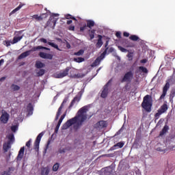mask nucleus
<instances>
[{"label":"nucleus","mask_w":175,"mask_h":175,"mask_svg":"<svg viewBox=\"0 0 175 175\" xmlns=\"http://www.w3.org/2000/svg\"><path fill=\"white\" fill-rule=\"evenodd\" d=\"M127 57L129 58V61H132L133 59V53L129 52L127 54Z\"/></svg>","instance_id":"a19ab883"},{"label":"nucleus","mask_w":175,"mask_h":175,"mask_svg":"<svg viewBox=\"0 0 175 175\" xmlns=\"http://www.w3.org/2000/svg\"><path fill=\"white\" fill-rule=\"evenodd\" d=\"M89 36L90 38V40H92V39L95 38V29L89 30Z\"/></svg>","instance_id":"2f4dec72"},{"label":"nucleus","mask_w":175,"mask_h":175,"mask_svg":"<svg viewBox=\"0 0 175 175\" xmlns=\"http://www.w3.org/2000/svg\"><path fill=\"white\" fill-rule=\"evenodd\" d=\"M66 102H68V99L65 98L61 104L60 107H59L56 113V116L55 118V121L58 120V118H59V116H61V113L62 111V109H64V107L65 106V103H66Z\"/></svg>","instance_id":"ddd939ff"},{"label":"nucleus","mask_w":175,"mask_h":175,"mask_svg":"<svg viewBox=\"0 0 175 175\" xmlns=\"http://www.w3.org/2000/svg\"><path fill=\"white\" fill-rule=\"evenodd\" d=\"M24 6V4L21 3L19 4V5L15 9H14L10 13V16H12V14H14V13H16V12H18V10H20V9H21V8H23Z\"/></svg>","instance_id":"bb28decb"},{"label":"nucleus","mask_w":175,"mask_h":175,"mask_svg":"<svg viewBox=\"0 0 175 175\" xmlns=\"http://www.w3.org/2000/svg\"><path fill=\"white\" fill-rule=\"evenodd\" d=\"M27 110L29 114H32V112L33 111V106L32 105V103H29L27 105Z\"/></svg>","instance_id":"cd10ccee"},{"label":"nucleus","mask_w":175,"mask_h":175,"mask_svg":"<svg viewBox=\"0 0 175 175\" xmlns=\"http://www.w3.org/2000/svg\"><path fill=\"white\" fill-rule=\"evenodd\" d=\"M118 49L119 50H120V51H122V53H126V52H129V51H128V49L121 46H118Z\"/></svg>","instance_id":"79ce46f5"},{"label":"nucleus","mask_w":175,"mask_h":175,"mask_svg":"<svg viewBox=\"0 0 175 175\" xmlns=\"http://www.w3.org/2000/svg\"><path fill=\"white\" fill-rule=\"evenodd\" d=\"M70 70V67H66L65 70L62 72H59L55 75L56 79H64V77H66L68 75H69V71Z\"/></svg>","instance_id":"1a4fd4ad"},{"label":"nucleus","mask_w":175,"mask_h":175,"mask_svg":"<svg viewBox=\"0 0 175 175\" xmlns=\"http://www.w3.org/2000/svg\"><path fill=\"white\" fill-rule=\"evenodd\" d=\"M76 102H77V103H79V102H80V98H79L78 96H75L72 100L71 101L68 109H72V107H73V106H75V103H76Z\"/></svg>","instance_id":"4be33fe9"},{"label":"nucleus","mask_w":175,"mask_h":175,"mask_svg":"<svg viewBox=\"0 0 175 175\" xmlns=\"http://www.w3.org/2000/svg\"><path fill=\"white\" fill-rule=\"evenodd\" d=\"M86 28H87V25L85 24V25H83V27H80V31H81V32H84V31H85V29Z\"/></svg>","instance_id":"49530a36"},{"label":"nucleus","mask_w":175,"mask_h":175,"mask_svg":"<svg viewBox=\"0 0 175 175\" xmlns=\"http://www.w3.org/2000/svg\"><path fill=\"white\" fill-rule=\"evenodd\" d=\"M95 25V22L92 20H88L87 21V25L86 27L88 28H90V29H92V27H94Z\"/></svg>","instance_id":"a878e982"},{"label":"nucleus","mask_w":175,"mask_h":175,"mask_svg":"<svg viewBox=\"0 0 175 175\" xmlns=\"http://www.w3.org/2000/svg\"><path fill=\"white\" fill-rule=\"evenodd\" d=\"M11 88L13 91H18V90H20V86H18L17 85L12 84L11 85Z\"/></svg>","instance_id":"ea45409f"},{"label":"nucleus","mask_w":175,"mask_h":175,"mask_svg":"<svg viewBox=\"0 0 175 175\" xmlns=\"http://www.w3.org/2000/svg\"><path fill=\"white\" fill-rule=\"evenodd\" d=\"M130 40H133V42H137V40H139V36H136V35H131L129 37Z\"/></svg>","instance_id":"473e14b6"},{"label":"nucleus","mask_w":175,"mask_h":175,"mask_svg":"<svg viewBox=\"0 0 175 175\" xmlns=\"http://www.w3.org/2000/svg\"><path fill=\"white\" fill-rule=\"evenodd\" d=\"M1 113H2L1 116L0 117L1 122H2V124H8V121H9V118H10V116L5 110H2Z\"/></svg>","instance_id":"9d476101"},{"label":"nucleus","mask_w":175,"mask_h":175,"mask_svg":"<svg viewBox=\"0 0 175 175\" xmlns=\"http://www.w3.org/2000/svg\"><path fill=\"white\" fill-rule=\"evenodd\" d=\"M50 173V168L49 167H43L41 170V175H49Z\"/></svg>","instance_id":"393cba45"},{"label":"nucleus","mask_w":175,"mask_h":175,"mask_svg":"<svg viewBox=\"0 0 175 175\" xmlns=\"http://www.w3.org/2000/svg\"><path fill=\"white\" fill-rule=\"evenodd\" d=\"M124 43L125 47H127V48H133L136 46V44H135V42L128 39L124 40Z\"/></svg>","instance_id":"f3484780"},{"label":"nucleus","mask_w":175,"mask_h":175,"mask_svg":"<svg viewBox=\"0 0 175 175\" xmlns=\"http://www.w3.org/2000/svg\"><path fill=\"white\" fill-rule=\"evenodd\" d=\"M98 39L96 44V49H100V47H102V46H103V41H102L103 36H102V35H98Z\"/></svg>","instance_id":"a211bd4d"},{"label":"nucleus","mask_w":175,"mask_h":175,"mask_svg":"<svg viewBox=\"0 0 175 175\" xmlns=\"http://www.w3.org/2000/svg\"><path fill=\"white\" fill-rule=\"evenodd\" d=\"M3 62H5V60L3 59H1L0 60V66H1V65H2V64H3Z\"/></svg>","instance_id":"338daca9"},{"label":"nucleus","mask_w":175,"mask_h":175,"mask_svg":"<svg viewBox=\"0 0 175 175\" xmlns=\"http://www.w3.org/2000/svg\"><path fill=\"white\" fill-rule=\"evenodd\" d=\"M124 142H118L113 146L111 147L110 151H113V150H117V148H122L124 147Z\"/></svg>","instance_id":"aec40b11"},{"label":"nucleus","mask_w":175,"mask_h":175,"mask_svg":"<svg viewBox=\"0 0 175 175\" xmlns=\"http://www.w3.org/2000/svg\"><path fill=\"white\" fill-rule=\"evenodd\" d=\"M7 138V143H9L10 144H13V143H14V135L13 133L8 135Z\"/></svg>","instance_id":"5701e85b"},{"label":"nucleus","mask_w":175,"mask_h":175,"mask_svg":"<svg viewBox=\"0 0 175 175\" xmlns=\"http://www.w3.org/2000/svg\"><path fill=\"white\" fill-rule=\"evenodd\" d=\"M133 72L129 71L126 72L123 77L121 79V83H132V80H133Z\"/></svg>","instance_id":"20e7f679"},{"label":"nucleus","mask_w":175,"mask_h":175,"mask_svg":"<svg viewBox=\"0 0 175 175\" xmlns=\"http://www.w3.org/2000/svg\"><path fill=\"white\" fill-rule=\"evenodd\" d=\"M123 36H125L126 38H129V33L126 32V31H124L123 33Z\"/></svg>","instance_id":"bf43d9fd"},{"label":"nucleus","mask_w":175,"mask_h":175,"mask_svg":"<svg viewBox=\"0 0 175 175\" xmlns=\"http://www.w3.org/2000/svg\"><path fill=\"white\" fill-rule=\"evenodd\" d=\"M58 16H59V14H53L49 18V21L46 23L47 27H51V24H53L52 28L54 29L55 25L57 24V21L58 20V18L54 17H58Z\"/></svg>","instance_id":"0eeeda50"},{"label":"nucleus","mask_w":175,"mask_h":175,"mask_svg":"<svg viewBox=\"0 0 175 175\" xmlns=\"http://www.w3.org/2000/svg\"><path fill=\"white\" fill-rule=\"evenodd\" d=\"M175 96V90H171L170 94V98L173 99Z\"/></svg>","instance_id":"37998d69"},{"label":"nucleus","mask_w":175,"mask_h":175,"mask_svg":"<svg viewBox=\"0 0 175 175\" xmlns=\"http://www.w3.org/2000/svg\"><path fill=\"white\" fill-rule=\"evenodd\" d=\"M72 23H73V21L72 20H69V21H67L66 24L68 25H70V24H72Z\"/></svg>","instance_id":"e2e57ef3"},{"label":"nucleus","mask_w":175,"mask_h":175,"mask_svg":"<svg viewBox=\"0 0 175 175\" xmlns=\"http://www.w3.org/2000/svg\"><path fill=\"white\" fill-rule=\"evenodd\" d=\"M114 51V48L113 47H108L107 51V53H108V54H110V53H113Z\"/></svg>","instance_id":"de8ad7c7"},{"label":"nucleus","mask_w":175,"mask_h":175,"mask_svg":"<svg viewBox=\"0 0 175 175\" xmlns=\"http://www.w3.org/2000/svg\"><path fill=\"white\" fill-rule=\"evenodd\" d=\"M46 70H44V69H40V70L37 72V76H38V77H40V76H43V75H44Z\"/></svg>","instance_id":"4c0bfd02"},{"label":"nucleus","mask_w":175,"mask_h":175,"mask_svg":"<svg viewBox=\"0 0 175 175\" xmlns=\"http://www.w3.org/2000/svg\"><path fill=\"white\" fill-rule=\"evenodd\" d=\"M40 42H42V43H48V44L49 46H51V47H53L54 49H56V50H59L61 51V49H59V48L58 47V46L57 45V44L54 43V42H47V40H46L45 38H42L40 39Z\"/></svg>","instance_id":"dca6fc26"},{"label":"nucleus","mask_w":175,"mask_h":175,"mask_svg":"<svg viewBox=\"0 0 175 175\" xmlns=\"http://www.w3.org/2000/svg\"><path fill=\"white\" fill-rule=\"evenodd\" d=\"M44 135V132H41L36 137V141L34 142V150L38 152L39 151V146L40 144V140H42V137Z\"/></svg>","instance_id":"6e6552de"},{"label":"nucleus","mask_w":175,"mask_h":175,"mask_svg":"<svg viewBox=\"0 0 175 175\" xmlns=\"http://www.w3.org/2000/svg\"><path fill=\"white\" fill-rule=\"evenodd\" d=\"M66 111H65V113L61 116L60 118V120H64V118H65V117H66Z\"/></svg>","instance_id":"4d7b16f0"},{"label":"nucleus","mask_w":175,"mask_h":175,"mask_svg":"<svg viewBox=\"0 0 175 175\" xmlns=\"http://www.w3.org/2000/svg\"><path fill=\"white\" fill-rule=\"evenodd\" d=\"M69 31H75V26L70 25L68 27Z\"/></svg>","instance_id":"5fc2aeb1"},{"label":"nucleus","mask_w":175,"mask_h":175,"mask_svg":"<svg viewBox=\"0 0 175 175\" xmlns=\"http://www.w3.org/2000/svg\"><path fill=\"white\" fill-rule=\"evenodd\" d=\"M25 151V147H22L21 148L18 156H17V159L18 161H21L23 159V157H24V152Z\"/></svg>","instance_id":"6ab92c4d"},{"label":"nucleus","mask_w":175,"mask_h":175,"mask_svg":"<svg viewBox=\"0 0 175 175\" xmlns=\"http://www.w3.org/2000/svg\"><path fill=\"white\" fill-rule=\"evenodd\" d=\"M38 50H48L49 51H50V49L47 48L46 46H34L31 49V50L29 51H27L25 52L22 53L19 56H18V59H23L27 57H28V55H30L31 54V51H38Z\"/></svg>","instance_id":"7ed1b4c3"},{"label":"nucleus","mask_w":175,"mask_h":175,"mask_svg":"<svg viewBox=\"0 0 175 175\" xmlns=\"http://www.w3.org/2000/svg\"><path fill=\"white\" fill-rule=\"evenodd\" d=\"M10 148H12V144H9L8 142H5L3 144V150L4 152H8V151H9Z\"/></svg>","instance_id":"412c9836"},{"label":"nucleus","mask_w":175,"mask_h":175,"mask_svg":"<svg viewBox=\"0 0 175 175\" xmlns=\"http://www.w3.org/2000/svg\"><path fill=\"white\" fill-rule=\"evenodd\" d=\"M53 58V55L50 53H46L45 56V59H51Z\"/></svg>","instance_id":"a18cd8bd"},{"label":"nucleus","mask_w":175,"mask_h":175,"mask_svg":"<svg viewBox=\"0 0 175 175\" xmlns=\"http://www.w3.org/2000/svg\"><path fill=\"white\" fill-rule=\"evenodd\" d=\"M139 69L142 73H148V70H147V68L144 66H139Z\"/></svg>","instance_id":"e433bc0d"},{"label":"nucleus","mask_w":175,"mask_h":175,"mask_svg":"<svg viewBox=\"0 0 175 175\" xmlns=\"http://www.w3.org/2000/svg\"><path fill=\"white\" fill-rule=\"evenodd\" d=\"M59 130V126H56L55 129V133H58V131Z\"/></svg>","instance_id":"13d9d810"},{"label":"nucleus","mask_w":175,"mask_h":175,"mask_svg":"<svg viewBox=\"0 0 175 175\" xmlns=\"http://www.w3.org/2000/svg\"><path fill=\"white\" fill-rule=\"evenodd\" d=\"M84 54V50L80 49L78 52L74 53V55H77L78 57H80V55H83Z\"/></svg>","instance_id":"c9c22d12"},{"label":"nucleus","mask_w":175,"mask_h":175,"mask_svg":"<svg viewBox=\"0 0 175 175\" xmlns=\"http://www.w3.org/2000/svg\"><path fill=\"white\" fill-rule=\"evenodd\" d=\"M17 129H18V127L16 125L11 126V131H12V132H16V131H17Z\"/></svg>","instance_id":"09e8293b"},{"label":"nucleus","mask_w":175,"mask_h":175,"mask_svg":"<svg viewBox=\"0 0 175 175\" xmlns=\"http://www.w3.org/2000/svg\"><path fill=\"white\" fill-rule=\"evenodd\" d=\"M109 40H107L105 42V49L102 48L101 49V50H104V51L100 54V55L98 57H97V58H99V59L101 61L106 57V54H107V50H109Z\"/></svg>","instance_id":"f8f14e48"},{"label":"nucleus","mask_w":175,"mask_h":175,"mask_svg":"<svg viewBox=\"0 0 175 175\" xmlns=\"http://www.w3.org/2000/svg\"><path fill=\"white\" fill-rule=\"evenodd\" d=\"M142 107L148 113H151V107H152V98L151 96L147 94L144 97Z\"/></svg>","instance_id":"f03ea898"},{"label":"nucleus","mask_w":175,"mask_h":175,"mask_svg":"<svg viewBox=\"0 0 175 175\" xmlns=\"http://www.w3.org/2000/svg\"><path fill=\"white\" fill-rule=\"evenodd\" d=\"M36 68H37V69L44 68V64L42 63L40 61H37L36 62Z\"/></svg>","instance_id":"c85d7f7f"},{"label":"nucleus","mask_w":175,"mask_h":175,"mask_svg":"<svg viewBox=\"0 0 175 175\" xmlns=\"http://www.w3.org/2000/svg\"><path fill=\"white\" fill-rule=\"evenodd\" d=\"M167 131H169V126L165 125L160 132L159 136H163V135H165V133H167Z\"/></svg>","instance_id":"b1692460"},{"label":"nucleus","mask_w":175,"mask_h":175,"mask_svg":"<svg viewBox=\"0 0 175 175\" xmlns=\"http://www.w3.org/2000/svg\"><path fill=\"white\" fill-rule=\"evenodd\" d=\"M88 111V107L84 106L81 107L77 112V114L72 118L67 120L62 126V129H68L73 125L75 131H79L83 126V122L87 120V115L85 113Z\"/></svg>","instance_id":"f257e3e1"},{"label":"nucleus","mask_w":175,"mask_h":175,"mask_svg":"<svg viewBox=\"0 0 175 175\" xmlns=\"http://www.w3.org/2000/svg\"><path fill=\"white\" fill-rule=\"evenodd\" d=\"M58 169H59V163H56L53 166V172H57Z\"/></svg>","instance_id":"58836bf2"},{"label":"nucleus","mask_w":175,"mask_h":175,"mask_svg":"<svg viewBox=\"0 0 175 175\" xmlns=\"http://www.w3.org/2000/svg\"><path fill=\"white\" fill-rule=\"evenodd\" d=\"M4 42L5 43V46L7 47H9V46H10V43H12L9 40H5Z\"/></svg>","instance_id":"3c124183"},{"label":"nucleus","mask_w":175,"mask_h":175,"mask_svg":"<svg viewBox=\"0 0 175 175\" xmlns=\"http://www.w3.org/2000/svg\"><path fill=\"white\" fill-rule=\"evenodd\" d=\"M122 131V127L116 133L115 136L120 135Z\"/></svg>","instance_id":"052dcab7"},{"label":"nucleus","mask_w":175,"mask_h":175,"mask_svg":"<svg viewBox=\"0 0 175 175\" xmlns=\"http://www.w3.org/2000/svg\"><path fill=\"white\" fill-rule=\"evenodd\" d=\"M170 88V83H169V81H166V83L163 88V93L159 98V100H162V99H165V96H166V94H167V91H169Z\"/></svg>","instance_id":"9b49d317"},{"label":"nucleus","mask_w":175,"mask_h":175,"mask_svg":"<svg viewBox=\"0 0 175 175\" xmlns=\"http://www.w3.org/2000/svg\"><path fill=\"white\" fill-rule=\"evenodd\" d=\"M106 126H107V124L105 120H100L95 124L96 129H103V128H106Z\"/></svg>","instance_id":"2eb2a0df"},{"label":"nucleus","mask_w":175,"mask_h":175,"mask_svg":"<svg viewBox=\"0 0 175 175\" xmlns=\"http://www.w3.org/2000/svg\"><path fill=\"white\" fill-rule=\"evenodd\" d=\"M110 168L107 167L105 168L104 171H103L101 173H103L104 175H110L111 174V172L109 170Z\"/></svg>","instance_id":"f704fd0d"},{"label":"nucleus","mask_w":175,"mask_h":175,"mask_svg":"<svg viewBox=\"0 0 175 175\" xmlns=\"http://www.w3.org/2000/svg\"><path fill=\"white\" fill-rule=\"evenodd\" d=\"M65 17H66V18L67 20H70L72 16V15L68 14H66V15L65 16Z\"/></svg>","instance_id":"864d4df0"},{"label":"nucleus","mask_w":175,"mask_h":175,"mask_svg":"<svg viewBox=\"0 0 175 175\" xmlns=\"http://www.w3.org/2000/svg\"><path fill=\"white\" fill-rule=\"evenodd\" d=\"M111 84V79H110L103 88V90L100 94L101 98L103 99L107 98V95H109V87Z\"/></svg>","instance_id":"423d86ee"},{"label":"nucleus","mask_w":175,"mask_h":175,"mask_svg":"<svg viewBox=\"0 0 175 175\" xmlns=\"http://www.w3.org/2000/svg\"><path fill=\"white\" fill-rule=\"evenodd\" d=\"M46 54L47 53H46L44 52H40L39 53V55H40V58H43L44 59H45Z\"/></svg>","instance_id":"c03bdc74"},{"label":"nucleus","mask_w":175,"mask_h":175,"mask_svg":"<svg viewBox=\"0 0 175 175\" xmlns=\"http://www.w3.org/2000/svg\"><path fill=\"white\" fill-rule=\"evenodd\" d=\"M5 80H6V77H3L0 79V81H5Z\"/></svg>","instance_id":"69168bd1"},{"label":"nucleus","mask_w":175,"mask_h":175,"mask_svg":"<svg viewBox=\"0 0 175 175\" xmlns=\"http://www.w3.org/2000/svg\"><path fill=\"white\" fill-rule=\"evenodd\" d=\"M31 140L29 139L27 143H26V147H27V148H31Z\"/></svg>","instance_id":"8fccbe9b"},{"label":"nucleus","mask_w":175,"mask_h":175,"mask_svg":"<svg viewBox=\"0 0 175 175\" xmlns=\"http://www.w3.org/2000/svg\"><path fill=\"white\" fill-rule=\"evenodd\" d=\"M59 152L60 154H62V153L65 152V149H59Z\"/></svg>","instance_id":"0e129e2a"},{"label":"nucleus","mask_w":175,"mask_h":175,"mask_svg":"<svg viewBox=\"0 0 175 175\" xmlns=\"http://www.w3.org/2000/svg\"><path fill=\"white\" fill-rule=\"evenodd\" d=\"M167 104L164 103L163 105L160 107V108L158 109L157 113L154 114V119L159 120V118L164 113H166L167 111Z\"/></svg>","instance_id":"39448f33"},{"label":"nucleus","mask_w":175,"mask_h":175,"mask_svg":"<svg viewBox=\"0 0 175 175\" xmlns=\"http://www.w3.org/2000/svg\"><path fill=\"white\" fill-rule=\"evenodd\" d=\"M66 111H65V113L61 116L60 118V120H64V118H65V117H66Z\"/></svg>","instance_id":"6e6d98bb"},{"label":"nucleus","mask_w":175,"mask_h":175,"mask_svg":"<svg viewBox=\"0 0 175 175\" xmlns=\"http://www.w3.org/2000/svg\"><path fill=\"white\" fill-rule=\"evenodd\" d=\"M116 36L118 37V39H120V38H121V32H120V31L116 32Z\"/></svg>","instance_id":"603ef678"},{"label":"nucleus","mask_w":175,"mask_h":175,"mask_svg":"<svg viewBox=\"0 0 175 175\" xmlns=\"http://www.w3.org/2000/svg\"><path fill=\"white\" fill-rule=\"evenodd\" d=\"M140 62L141 64H146L147 62V59H142Z\"/></svg>","instance_id":"680f3d73"},{"label":"nucleus","mask_w":175,"mask_h":175,"mask_svg":"<svg viewBox=\"0 0 175 175\" xmlns=\"http://www.w3.org/2000/svg\"><path fill=\"white\" fill-rule=\"evenodd\" d=\"M100 59L99 58H96L94 62L91 64L92 68H94L95 66H98L100 64Z\"/></svg>","instance_id":"7c9ffc66"},{"label":"nucleus","mask_w":175,"mask_h":175,"mask_svg":"<svg viewBox=\"0 0 175 175\" xmlns=\"http://www.w3.org/2000/svg\"><path fill=\"white\" fill-rule=\"evenodd\" d=\"M73 61H75V62H77L78 64H80L81 62H84V58L83 57H75Z\"/></svg>","instance_id":"72a5a7b5"},{"label":"nucleus","mask_w":175,"mask_h":175,"mask_svg":"<svg viewBox=\"0 0 175 175\" xmlns=\"http://www.w3.org/2000/svg\"><path fill=\"white\" fill-rule=\"evenodd\" d=\"M32 18H34L36 21H42L43 18H47V13L41 14L40 16L34 14L32 16Z\"/></svg>","instance_id":"4468645a"},{"label":"nucleus","mask_w":175,"mask_h":175,"mask_svg":"<svg viewBox=\"0 0 175 175\" xmlns=\"http://www.w3.org/2000/svg\"><path fill=\"white\" fill-rule=\"evenodd\" d=\"M157 151H160V152H161V151H163V150L161 149V148H157Z\"/></svg>","instance_id":"774afa93"},{"label":"nucleus","mask_w":175,"mask_h":175,"mask_svg":"<svg viewBox=\"0 0 175 175\" xmlns=\"http://www.w3.org/2000/svg\"><path fill=\"white\" fill-rule=\"evenodd\" d=\"M21 39H23V36L14 37L13 40L11 43L12 44H16V43H18V42H20Z\"/></svg>","instance_id":"c756f323"}]
</instances>
